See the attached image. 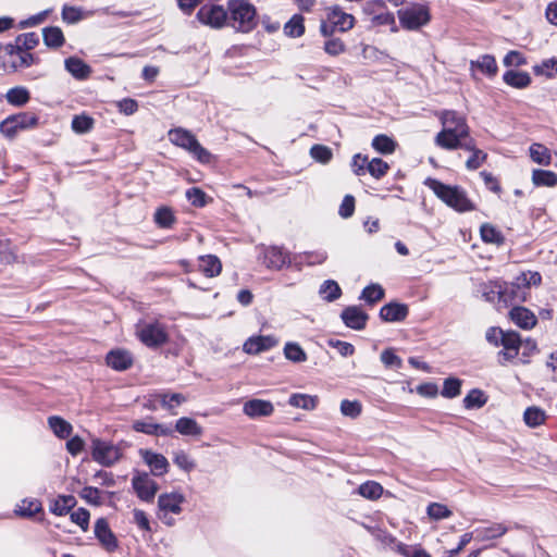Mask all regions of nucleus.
<instances>
[{"label": "nucleus", "instance_id": "obj_1", "mask_svg": "<svg viewBox=\"0 0 557 557\" xmlns=\"http://www.w3.org/2000/svg\"><path fill=\"white\" fill-rule=\"evenodd\" d=\"M440 120L443 129L436 135L435 144L447 150H454L457 146V138L468 137L469 126L466 119L453 110L441 112Z\"/></svg>", "mask_w": 557, "mask_h": 557}, {"label": "nucleus", "instance_id": "obj_2", "mask_svg": "<svg viewBox=\"0 0 557 557\" xmlns=\"http://www.w3.org/2000/svg\"><path fill=\"white\" fill-rule=\"evenodd\" d=\"M424 184L448 207L458 212L474 210V205L459 186L446 185L435 178H426Z\"/></svg>", "mask_w": 557, "mask_h": 557}, {"label": "nucleus", "instance_id": "obj_3", "mask_svg": "<svg viewBox=\"0 0 557 557\" xmlns=\"http://www.w3.org/2000/svg\"><path fill=\"white\" fill-rule=\"evenodd\" d=\"M227 26L236 32L250 33L258 24L256 8L247 0H230L227 2Z\"/></svg>", "mask_w": 557, "mask_h": 557}, {"label": "nucleus", "instance_id": "obj_4", "mask_svg": "<svg viewBox=\"0 0 557 557\" xmlns=\"http://www.w3.org/2000/svg\"><path fill=\"white\" fill-rule=\"evenodd\" d=\"M0 66L8 73H15L27 69L39 62V59L32 52L24 51L13 42L0 47Z\"/></svg>", "mask_w": 557, "mask_h": 557}, {"label": "nucleus", "instance_id": "obj_5", "mask_svg": "<svg viewBox=\"0 0 557 557\" xmlns=\"http://www.w3.org/2000/svg\"><path fill=\"white\" fill-rule=\"evenodd\" d=\"M169 139L173 145L187 150L199 162L205 164L211 162V152L203 148L197 140L196 136L191 134L189 131L181 127L171 129L169 132Z\"/></svg>", "mask_w": 557, "mask_h": 557}, {"label": "nucleus", "instance_id": "obj_6", "mask_svg": "<svg viewBox=\"0 0 557 557\" xmlns=\"http://www.w3.org/2000/svg\"><path fill=\"white\" fill-rule=\"evenodd\" d=\"M136 335L150 348L164 345L169 341L165 326L160 322H147L137 325Z\"/></svg>", "mask_w": 557, "mask_h": 557}, {"label": "nucleus", "instance_id": "obj_7", "mask_svg": "<svg viewBox=\"0 0 557 557\" xmlns=\"http://www.w3.org/2000/svg\"><path fill=\"white\" fill-rule=\"evenodd\" d=\"M228 9H224L220 4L206 3L200 7L196 14V18L203 25L211 28H222L227 26Z\"/></svg>", "mask_w": 557, "mask_h": 557}, {"label": "nucleus", "instance_id": "obj_8", "mask_svg": "<svg viewBox=\"0 0 557 557\" xmlns=\"http://www.w3.org/2000/svg\"><path fill=\"white\" fill-rule=\"evenodd\" d=\"M398 18L404 28L414 30L429 23L430 13L424 5H414L399 10Z\"/></svg>", "mask_w": 557, "mask_h": 557}, {"label": "nucleus", "instance_id": "obj_9", "mask_svg": "<svg viewBox=\"0 0 557 557\" xmlns=\"http://www.w3.org/2000/svg\"><path fill=\"white\" fill-rule=\"evenodd\" d=\"M185 497L180 493L161 494L158 498L159 518L168 525H173L174 519L169 513L178 515L182 512V504Z\"/></svg>", "mask_w": 557, "mask_h": 557}, {"label": "nucleus", "instance_id": "obj_10", "mask_svg": "<svg viewBox=\"0 0 557 557\" xmlns=\"http://www.w3.org/2000/svg\"><path fill=\"white\" fill-rule=\"evenodd\" d=\"M91 456L98 463L111 467L121 458V450L110 442L95 438L91 445Z\"/></svg>", "mask_w": 557, "mask_h": 557}, {"label": "nucleus", "instance_id": "obj_11", "mask_svg": "<svg viewBox=\"0 0 557 557\" xmlns=\"http://www.w3.org/2000/svg\"><path fill=\"white\" fill-rule=\"evenodd\" d=\"M521 345L522 338L520 334L515 331H508L507 336L502 337L499 346H503V349L497 352L498 363L505 367L508 362H512L517 359Z\"/></svg>", "mask_w": 557, "mask_h": 557}, {"label": "nucleus", "instance_id": "obj_12", "mask_svg": "<svg viewBox=\"0 0 557 557\" xmlns=\"http://www.w3.org/2000/svg\"><path fill=\"white\" fill-rule=\"evenodd\" d=\"M132 485L137 496L144 502L153 500L159 488L157 482L148 473L135 474L132 479Z\"/></svg>", "mask_w": 557, "mask_h": 557}, {"label": "nucleus", "instance_id": "obj_13", "mask_svg": "<svg viewBox=\"0 0 557 557\" xmlns=\"http://www.w3.org/2000/svg\"><path fill=\"white\" fill-rule=\"evenodd\" d=\"M96 539L107 552H114L119 547L117 539L104 518H99L94 527Z\"/></svg>", "mask_w": 557, "mask_h": 557}, {"label": "nucleus", "instance_id": "obj_14", "mask_svg": "<svg viewBox=\"0 0 557 557\" xmlns=\"http://www.w3.org/2000/svg\"><path fill=\"white\" fill-rule=\"evenodd\" d=\"M341 318L347 327L352 330H363L369 315L357 306H349L342 311Z\"/></svg>", "mask_w": 557, "mask_h": 557}, {"label": "nucleus", "instance_id": "obj_15", "mask_svg": "<svg viewBox=\"0 0 557 557\" xmlns=\"http://www.w3.org/2000/svg\"><path fill=\"white\" fill-rule=\"evenodd\" d=\"M274 411V406L270 400L250 399L243 406V412L251 419L270 417Z\"/></svg>", "mask_w": 557, "mask_h": 557}, {"label": "nucleus", "instance_id": "obj_16", "mask_svg": "<svg viewBox=\"0 0 557 557\" xmlns=\"http://www.w3.org/2000/svg\"><path fill=\"white\" fill-rule=\"evenodd\" d=\"M509 319L522 330H532L536 323V315L528 308L516 306L509 311Z\"/></svg>", "mask_w": 557, "mask_h": 557}, {"label": "nucleus", "instance_id": "obj_17", "mask_svg": "<svg viewBox=\"0 0 557 557\" xmlns=\"http://www.w3.org/2000/svg\"><path fill=\"white\" fill-rule=\"evenodd\" d=\"M503 301L507 302H524L529 296L527 288L518 284V276L511 283H502Z\"/></svg>", "mask_w": 557, "mask_h": 557}, {"label": "nucleus", "instance_id": "obj_18", "mask_svg": "<svg viewBox=\"0 0 557 557\" xmlns=\"http://www.w3.org/2000/svg\"><path fill=\"white\" fill-rule=\"evenodd\" d=\"M408 313L407 305L392 301L381 308L380 318L385 322H401L408 317Z\"/></svg>", "mask_w": 557, "mask_h": 557}, {"label": "nucleus", "instance_id": "obj_19", "mask_svg": "<svg viewBox=\"0 0 557 557\" xmlns=\"http://www.w3.org/2000/svg\"><path fill=\"white\" fill-rule=\"evenodd\" d=\"M278 341L274 336H253L244 343V351L249 355H257L276 346Z\"/></svg>", "mask_w": 557, "mask_h": 557}, {"label": "nucleus", "instance_id": "obj_20", "mask_svg": "<svg viewBox=\"0 0 557 557\" xmlns=\"http://www.w3.org/2000/svg\"><path fill=\"white\" fill-rule=\"evenodd\" d=\"M107 364L116 371H125L133 364V357L125 349H114L108 352L106 357Z\"/></svg>", "mask_w": 557, "mask_h": 557}, {"label": "nucleus", "instance_id": "obj_21", "mask_svg": "<svg viewBox=\"0 0 557 557\" xmlns=\"http://www.w3.org/2000/svg\"><path fill=\"white\" fill-rule=\"evenodd\" d=\"M140 455L144 461L150 467L153 475L160 476L168 472L169 462L163 455L144 449L140 450Z\"/></svg>", "mask_w": 557, "mask_h": 557}, {"label": "nucleus", "instance_id": "obj_22", "mask_svg": "<svg viewBox=\"0 0 557 557\" xmlns=\"http://www.w3.org/2000/svg\"><path fill=\"white\" fill-rule=\"evenodd\" d=\"M327 20L333 24L332 27H336L339 32L349 30L355 24V17L351 14L343 12L339 7L330 9Z\"/></svg>", "mask_w": 557, "mask_h": 557}, {"label": "nucleus", "instance_id": "obj_23", "mask_svg": "<svg viewBox=\"0 0 557 557\" xmlns=\"http://www.w3.org/2000/svg\"><path fill=\"white\" fill-rule=\"evenodd\" d=\"M264 263L269 269L280 270L290 263V259L286 251L274 246L264 251Z\"/></svg>", "mask_w": 557, "mask_h": 557}, {"label": "nucleus", "instance_id": "obj_24", "mask_svg": "<svg viewBox=\"0 0 557 557\" xmlns=\"http://www.w3.org/2000/svg\"><path fill=\"white\" fill-rule=\"evenodd\" d=\"M64 65L66 71L70 72L71 75L76 79H86L91 73V67L83 60L75 57L65 59Z\"/></svg>", "mask_w": 557, "mask_h": 557}, {"label": "nucleus", "instance_id": "obj_25", "mask_svg": "<svg viewBox=\"0 0 557 557\" xmlns=\"http://www.w3.org/2000/svg\"><path fill=\"white\" fill-rule=\"evenodd\" d=\"M175 431L185 436H196L199 437L202 435L203 430L198 424V422L188 417L180 418L175 423Z\"/></svg>", "mask_w": 557, "mask_h": 557}, {"label": "nucleus", "instance_id": "obj_26", "mask_svg": "<svg viewBox=\"0 0 557 557\" xmlns=\"http://www.w3.org/2000/svg\"><path fill=\"white\" fill-rule=\"evenodd\" d=\"M504 82L517 89H523L530 86L532 79L528 72H520V71H513L509 70L506 71L503 75Z\"/></svg>", "mask_w": 557, "mask_h": 557}, {"label": "nucleus", "instance_id": "obj_27", "mask_svg": "<svg viewBox=\"0 0 557 557\" xmlns=\"http://www.w3.org/2000/svg\"><path fill=\"white\" fill-rule=\"evenodd\" d=\"M508 531V528L503 523H493L488 527H480L476 528L474 533L478 540L480 541H488L495 540L503 535H505Z\"/></svg>", "mask_w": 557, "mask_h": 557}, {"label": "nucleus", "instance_id": "obj_28", "mask_svg": "<svg viewBox=\"0 0 557 557\" xmlns=\"http://www.w3.org/2000/svg\"><path fill=\"white\" fill-rule=\"evenodd\" d=\"M200 271L208 277L216 276L221 273L222 263L216 256L208 255L199 258Z\"/></svg>", "mask_w": 557, "mask_h": 557}, {"label": "nucleus", "instance_id": "obj_29", "mask_svg": "<svg viewBox=\"0 0 557 557\" xmlns=\"http://www.w3.org/2000/svg\"><path fill=\"white\" fill-rule=\"evenodd\" d=\"M471 70L478 69L483 74L488 76H494L497 73V63L493 55L483 54L478 60H472L470 62Z\"/></svg>", "mask_w": 557, "mask_h": 557}, {"label": "nucleus", "instance_id": "obj_30", "mask_svg": "<svg viewBox=\"0 0 557 557\" xmlns=\"http://www.w3.org/2000/svg\"><path fill=\"white\" fill-rule=\"evenodd\" d=\"M367 530L371 533V535L380 542L384 547H388L392 550L397 553V545H405L401 542H398L397 539L388 533L385 530L374 527H367Z\"/></svg>", "mask_w": 557, "mask_h": 557}, {"label": "nucleus", "instance_id": "obj_31", "mask_svg": "<svg viewBox=\"0 0 557 557\" xmlns=\"http://www.w3.org/2000/svg\"><path fill=\"white\" fill-rule=\"evenodd\" d=\"M44 42L48 48H60L64 44V35L60 27L49 26L42 29Z\"/></svg>", "mask_w": 557, "mask_h": 557}, {"label": "nucleus", "instance_id": "obj_32", "mask_svg": "<svg viewBox=\"0 0 557 557\" xmlns=\"http://www.w3.org/2000/svg\"><path fill=\"white\" fill-rule=\"evenodd\" d=\"M546 419V412L537 406L528 407L523 413V421L529 428H537L544 424Z\"/></svg>", "mask_w": 557, "mask_h": 557}, {"label": "nucleus", "instance_id": "obj_33", "mask_svg": "<svg viewBox=\"0 0 557 557\" xmlns=\"http://www.w3.org/2000/svg\"><path fill=\"white\" fill-rule=\"evenodd\" d=\"M156 398L160 401L162 408L169 410L172 414H176L173 411L175 406H180L187 400L186 396L181 393H159L156 394Z\"/></svg>", "mask_w": 557, "mask_h": 557}, {"label": "nucleus", "instance_id": "obj_34", "mask_svg": "<svg viewBox=\"0 0 557 557\" xmlns=\"http://www.w3.org/2000/svg\"><path fill=\"white\" fill-rule=\"evenodd\" d=\"M76 505V499L72 495H60L50 505V511L57 516H64Z\"/></svg>", "mask_w": 557, "mask_h": 557}, {"label": "nucleus", "instance_id": "obj_35", "mask_svg": "<svg viewBox=\"0 0 557 557\" xmlns=\"http://www.w3.org/2000/svg\"><path fill=\"white\" fill-rule=\"evenodd\" d=\"M48 424L53 434L59 438H66L71 435L73 428L71 423L59 416H51L48 418Z\"/></svg>", "mask_w": 557, "mask_h": 557}, {"label": "nucleus", "instance_id": "obj_36", "mask_svg": "<svg viewBox=\"0 0 557 557\" xmlns=\"http://www.w3.org/2000/svg\"><path fill=\"white\" fill-rule=\"evenodd\" d=\"M4 97L10 104L23 107L29 101L30 94L25 87L16 86L9 89Z\"/></svg>", "mask_w": 557, "mask_h": 557}, {"label": "nucleus", "instance_id": "obj_37", "mask_svg": "<svg viewBox=\"0 0 557 557\" xmlns=\"http://www.w3.org/2000/svg\"><path fill=\"white\" fill-rule=\"evenodd\" d=\"M532 182L535 186L554 187L557 185V174L548 170H533Z\"/></svg>", "mask_w": 557, "mask_h": 557}, {"label": "nucleus", "instance_id": "obj_38", "mask_svg": "<svg viewBox=\"0 0 557 557\" xmlns=\"http://www.w3.org/2000/svg\"><path fill=\"white\" fill-rule=\"evenodd\" d=\"M530 158L541 165H549L552 162L550 151L542 144H533L530 147Z\"/></svg>", "mask_w": 557, "mask_h": 557}, {"label": "nucleus", "instance_id": "obj_39", "mask_svg": "<svg viewBox=\"0 0 557 557\" xmlns=\"http://www.w3.org/2000/svg\"><path fill=\"white\" fill-rule=\"evenodd\" d=\"M319 294L325 301L332 302L341 297L342 289L335 281L327 280L320 286Z\"/></svg>", "mask_w": 557, "mask_h": 557}, {"label": "nucleus", "instance_id": "obj_40", "mask_svg": "<svg viewBox=\"0 0 557 557\" xmlns=\"http://www.w3.org/2000/svg\"><path fill=\"white\" fill-rule=\"evenodd\" d=\"M288 404L296 408H301L305 410H312L318 405V397L310 396L307 394H293L289 397Z\"/></svg>", "mask_w": 557, "mask_h": 557}, {"label": "nucleus", "instance_id": "obj_41", "mask_svg": "<svg viewBox=\"0 0 557 557\" xmlns=\"http://www.w3.org/2000/svg\"><path fill=\"white\" fill-rule=\"evenodd\" d=\"M284 33L292 38L300 37L305 33L304 17L295 14L285 25Z\"/></svg>", "mask_w": 557, "mask_h": 557}, {"label": "nucleus", "instance_id": "obj_42", "mask_svg": "<svg viewBox=\"0 0 557 557\" xmlns=\"http://www.w3.org/2000/svg\"><path fill=\"white\" fill-rule=\"evenodd\" d=\"M13 44L20 46L22 50L30 52L39 45V36L34 32L20 34Z\"/></svg>", "mask_w": 557, "mask_h": 557}, {"label": "nucleus", "instance_id": "obj_43", "mask_svg": "<svg viewBox=\"0 0 557 557\" xmlns=\"http://www.w3.org/2000/svg\"><path fill=\"white\" fill-rule=\"evenodd\" d=\"M284 356L287 360L292 362H304L307 360V354L300 347L298 343L289 342L286 343L284 347Z\"/></svg>", "mask_w": 557, "mask_h": 557}, {"label": "nucleus", "instance_id": "obj_44", "mask_svg": "<svg viewBox=\"0 0 557 557\" xmlns=\"http://www.w3.org/2000/svg\"><path fill=\"white\" fill-rule=\"evenodd\" d=\"M358 493L364 498L375 500L382 496L383 487L374 481H368L358 487Z\"/></svg>", "mask_w": 557, "mask_h": 557}, {"label": "nucleus", "instance_id": "obj_45", "mask_svg": "<svg viewBox=\"0 0 557 557\" xmlns=\"http://www.w3.org/2000/svg\"><path fill=\"white\" fill-rule=\"evenodd\" d=\"M372 147L380 153L389 154L395 151V141L386 135H376L372 140Z\"/></svg>", "mask_w": 557, "mask_h": 557}, {"label": "nucleus", "instance_id": "obj_46", "mask_svg": "<svg viewBox=\"0 0 557 557\" xmlns=\"http://www.w3.org/2000/svg\"><path fill=\"white\" fill-rule=\"evenodd\" d=\"M482 240L488 244L500 245L504 243V236L493 225L485 223L480 228Z\"/></svg>", "mask_w": 557, "mask_h": 557}, {"label": "nucleus", "instance_id": "obj_47", "mask_svg": "<svg viewBox=\"0 0 557 557\" xmlns=\"http://www.w3.org/2000/svg\"><path fill=\"white\" fill-rule=\"evenodd\" d=\"M482 296L486 301H503L502 283L488 282L482 285Z\"/></svg>", "mask_w": 557, "mask_h": 557}, {"label": "nucleus", "instance_id": "obj_48", "mask_svg": "<svg viewBox=\"0 0 557 557\" xmlns=\"http://www.w3.org/2000/svg\"><path fill=\"white\" fill-rule=\"evenodd\" d=\"M95 121L91 116L86 114L75 115L72 120V129L76 134H86L94 127Z\"/></svg>", "mask_w": 557, "mask_h": 557}, {"label": "nucleus", "instance_id": "obj_49", "mask_svg": "<svg viewBox=\"0 0 557 557\" xmlns=\"http://www.w3.org/2000/svg\"><path fill=\"white\" fill-rule=\"evenodd\" d=\"M385 292L380 284H370L363 288L360 298L369 304H375L384 298Z\"/></svg>", "mask_w": 557, "mask_h": 557}, {"label": "nucleus", "instance_id": "obj_50", "mask_svg": "<svg viewBox=\"0 0 557 557\" xmlns=\"http://www.w3.org/2000/svg\"><path fill=\"white\" fill-rule=\"evenodd\" d=\"M521 352L519 351L518 360L522 364H529L530 358L535 355L537 349V344L534 339L527 338L525 341L522 339V345L520 348Z\"/></svg>", "mask_w": 557, "mask_h": 557}, {"label": "nucleus", "instance_id": "obj_51", "mask_svg": "<svg viewBox=\"0 0 557 557\" xmlns=\"http://www.w3.org/2000/svg\"><path fill=\"white\" fill-rule=\"evenodd\" d=\"M486 397L480 389H472L463 398V405L467 409L481 408L486 404Z\"/></svg>", "mask_w": 557, "mask_h": 557}, {"label": "nucleus", "instance_id": "obj_52", "mask_svg": "<svg viewBox=\"0 0 557 557\" xmlns=\"http://www.w3.org/2000/svg\"><path fill=\"white\" fill-rule=\"evenodd\" d=\"M533 72L535 75L553 77L555 74H557V59L550 58L544 60L541 64H536L533 66Z\"/></svg>", "mask_w": 557, "mask_h": 557}, {"label": "nucleus", "instance_id": "obj_53", "mask_svg": "<svg viewBox=\"0 0 557 557\" xmlns=\"http://www.w3.org/2000/svg\"><path fill=\"white\" fill-rule=\"evenodd\" d=\"M389 165L381 158L369 160L368 172L376 180L382 178L388 171Z\"/></svg>", "mask_w": 557, "mask_h": 557}, {"label": "nucleus", "instance_id": "obj_54", "mask_svg": "<svg viewBox=\"0 0 557 557\" xmlns=\"http://www.w3.org/2000/svg\"><path fill=\"white\" fill-rule=\"evenodd\" d=\"M461 381L457 377H448L444 381L442 396L445 398H455L460 395Z\"/></svg>", "mask_w": 557, "mask_h": 557}, {"label": "nucleus", "instance_id": "obj_55", "mask_svg": "<svg viewBox=\"0 0 557 557\" xmlns=\"http://www.w3.org/2000/svg\"><path fill=\"white\" fill-rule=\"evenodd\" d=\"M41 510L40 502L36 499L27 500L24 499L22 504L17 507L15 512L22 517H33L37 512Z\"/></svg>", "mask_w": 557, "mask_h": 557}, {"label": "nucleus", "instance_id": "obj_56", "mask_svg": "<svg viewBox=\"0 0 557 557\" xmlns=\"http://www.w3.org/2000/svg\"><path fill=\"white\" fill-rule=\"evenodd\" d=\"M397 553L404 557H432L419 545H397Z\"/></svg>", "mask_w": 557, "mask_h": 557}, {"label": "nucleus", "instance_id": "obj_57", "mask_svg": "<svg viewBox=\"0 0 557 557\" xmlns=\"http://www.w3.org/2000/svg\"><path fill=\"white\" fill-rule=\"evenodd\" d=\"M186 198L197 208H202L207 205V195L199 187H191L186 190Z\"/></svg>", "mask_w": 557, "mask_h": 557}, {"label": "nucleus", "instance_id": "obj_58", "mask_svg": "<svg viewBox=\"0 0 557 557\" xmlns=\"http://www.w3.org/2000/svg\"><path fill=\"white\" fill-rule=\"evenodd\" d=\"M175 218L171 209L169 208H160L154 213V222L160 227H171V225L174 223Z\"/></svg>", "mask_w": 557, "mask_h": 557}, {"label": "nucleus", "instance_id": "obj_59", "mask_svg": "<svg viewBox=\"0 0 557 557\" xmlns=\"http://www.w3.org/2000/svg\"><path fill=\"white\" fill-rule=\"evenodd\" d=\"M17 124L20 131L34 127L38 124V117L28 112H22L11 115Z\"/></svg>", "mask_w": 557, "mask_h": 557}, {"label": "nucleus", "instance_id": "obj_60", "mask_svg": "<svg viewBox=\"0 0 557 557\" xmlns=\"http://www.w3.org/2000/svg\"><path fill=\"white\" fill-rule=\"evenodd\" d=\"M426 512L433 520H442L451 516V511L447 506L440 503H431L428 506Z\"/></svg>", "mask_w": 557, "mask_h": 557}, {"label": "nucleus", "instance_id": "obj_61", "mask_svg": "<svg viewBox=\"0 0 557 557\" xmlns=\"http://www.w3.org/2000/svg\"><path fill=\"white\" fill-rule=\"evenodd\" d=\"M542 283V276L539 272L527 271L518 275V284L523 285L527 290L531 286H539Z\"/></svg>", "mask_w": 557, "mask_h": 557}, {"label": "nucleus", "instance_id": "obj_62", "mask_svg": "<svg viewBox=\"0 0 557 557\" xmlns=\"http://www.w3.org/2000/svg\"><path fill=\"white\" fill-rule=\"evenodd\" d=\"M310 156L318 162L327 163L331 161L333 153L332 150L323 145H314L310 149Z\"/></svg>", "mask_w": 557, "mask_h": 557}, {"label": "nucleus", "instance_id": "obj_63", "mask_svg": "<svg viewBox=\"0 0 557 557\" xmlns=\"http://www.w3.org/2000/svg\"><path fill=\"white\" fill-rule=\"evenodd\" d=\"M362 407L358 400L345 399L341 403V412L351 419L357 418L361 413Z\"/></svg>", "mask_w": 557, "mask_h": 557}, {"label": "nucleus", "instance_id": "obj_64", "mask_svg": "<svg viewBox=\"0 0 557 557\" xmlns=\"http://www.w3.org/2000/svg\"><path fill=\"white\" fill-rule=\"evenodd\" d=\"M20 128L17 127L16 122L14 119L10 115L0 124V132L3 136H5L9 139H13L16 134L18 133Z\"/></svg>", "mask_w": 557, "mask_h": 557}]
</instances>
